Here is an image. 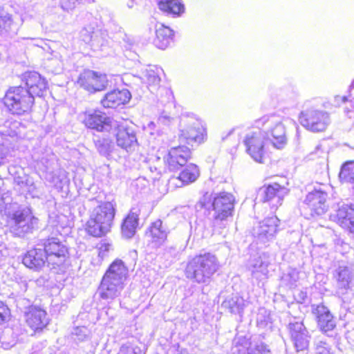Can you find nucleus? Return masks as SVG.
Listing matches in <instances>:
<instances>
[{"mask_svg":"<svg viewBox=\"0 0 354 354\" xmlns=\"http://www.w3.org/2000/svg\"><path fill=\"white\" fill-rule=\"evenodd\" d=\"M115 205L104 202L97 206L87 221L86 230L93 236L100 237L110 231L115 216Z\"/></svg>","mask_w":354,"mask_h":354,"instance_id":"nucleus-4","label":"nucleus"},{"mask_svg":"<svg viewBox=\"0 0 354 354\" xmlns=\"http://www.w3.org/2000/svg\"><path fill=\"white\" fill-rule=\"evenodd\" d=\"M260 192L263 202H268L272 208H277L281 205L282 201L284 196L288 194L289 189L285 186L274 183L262 188Z\"/></svg>","mask_w":354,"mask_h":354,"instance_id":"nucleus-20","label":"nucleus"},{"mask_svg":"<svg viewBox=\"0 0 354 354\" xmlns=\"http://www.w3.org/2000/svg\"><path fill=\"white\" fill-rule=\"evenodd\" d=\"M299 122L310 131L322 132L330 124V118L327 111L311 108L300 113Z\"/></svg>","mask_w":354,"mask_h":354,"instance_id":"nucleus-7","label":"nucleus"},{"mask_svg":"<svg viewBox=\"0 0 354 354\" xmlns=\"http://www.w3.org/2000/svg\"><path fill=\"white\" fill-rule=\"evenodd\" d=\"M247 153L257 162H263L265 156V145L268 141L261 129L249 131L244 138Z\"/></svg>","mask_w":354,"mask_h":354,"instance_id":"nucleus-10","label":"nucleus"},{"mask_svg":"<svg viewBox=\"0 0 354 354\" xmlns=\"http://www.w3.org/2000/svg\"><path fill=\"white\" fill-rule=\"evenodd\" d=\"M117 354H136L133 347L123 345L120 347Z\"/></svg>","mask_w":354,"mask_h":354,"instance_id":"nucleus-51","label":"nucleus"},{"mask_svg":"<svg viewBox=\"0 0 354 354\" xmlns=\"http://www.w3.org/2000/svg\"><path fill=\"white\" fill-rule=\"evenodd\" d=\"M257 325L259 328L271 330L273 327V318L270 311L266 308H259L256 317Z\"/></svg>","mask_w":354,"mask_h":354,"instance_id":"nucleus-34","label":"nucleus"},{"mask_svg":"<svg viewBox=\"0 0 354 354\" xmlns=\"http://www.w3.org/2000/svg\"><path fill=\"white\" fill-rule=\"evenodd\" d=\"M123 288L124 285L102 277L98 288V292L101 299L113 300L120 295Z\"/></svg>","mask_w":354,"mask_h":354,"instance_id":"nucleus-28","label":"nucleus"},{"mask_svg":"<svg viewBox=\"0 0 354 354\" xmlns=\"http://www.w3.org/2000/svg\"><path fill=\"white\" fill-rule=\"evenodd\" d=\"M166 46H159V48L160 50H165L166 49Z\"/></svg>","mask_w":354,"mask_h":354,"instance_id":"nucleus-61","label":"nucleus"},{"mask_svg":"<svg viewBox=\"0 0 354 354\" xmlns=\"http://www.w3.org/2000/svg\"><path fill=\"white\" fill-rule=\"evenodd\" d=\"M290 339L297 352L308 350L310 335L303 322H290L288 325Z\"/></svg>","mask_w":354,"mask_h":354,"instance_id":"nucleus-15","label":"nucleus"},{"mask_svg":"<svg viewBox=\"0 0 354 354\" xmlns=\"http://www.w3.org/2000/svg\"><path fill=\"white\" fill-rule=\"evenodd\" d=\"M211 195H204L196 204L197 211L212 207L214 211L212 223L214 227H223L228 217L232 215L235 198L234 196L227 192L216 194L212 201Z\"/></svg>","mask_w":354,"mask_h":354,"instance_id":"nucleus-1","label":"nucleus"},{"mask_svg":"<svg viewBox=\"0 0 354 354\" xmlns=\"http://www.w3.org/2000/svg\"><path fill=\"white\" fill-rule=\"evenodd\" d=\"M219 263L215 255L205 253L190 259L185 268V275L198 283H207L218 270Z\"/></svg>","mask_w":354,"mask_h":354,"instance_id":"nucleus-2","label":"nucleus"},{"mask_svg":"<svg viewBox=\"0 0 354 354\" xmlns=\"http://www.w3.org/2000/svg\"><path fill=\"white\" fill-rule=\"evenodd\" d=\"M178 254V250L176 247L175 246H170V247H166L165 249L164 255L166 257H175Z\"/></svg>","mask_w":354,"mask_h":354,"instance_id":"nucleus-48","label":"nucleus"},{"mask_svg":"<svg viewBox=\"0 0 354 354\" xmlns=\"http://www.w3.org/2000/svg\"><path fill=\"white\" fill-rule=\"evenodd\" d=\"M45 310L36 307H31L26 313L27 324L34 330L43 329L48 323Z\"/></svg>","mask_w":354,"mask_h":354,"instance_id":"nucleus-29","label":"nucleus"},{"mask_svg":"<svg viewBox=\"0 0 354 354\" xmlns=\"http://www.w3.org/2000/svg\"><path fill=\"white\" fill-rule=\"evenodd\" d=\"M279 220L275 216L266 218L254 226L252 236L257 243H266L272 241L278 232Z\"/></svg>","mask_w":354,"mask_h":354,"instance_id":"nucleus-12","label":"nucleus"},{"mask_svg":"<svg viewBox=\"0 0 354 354\" xmlns=\"http://www.w3.org/2000/svg\"><path fill=\"white\" fill-rule=\"evenodd\" d=\"M299 296L301 300H304V298L306 297V294L303 292H301L299 293Z\"/></svg>","mask_w":354,"mask_h":354,"instance_id":"nucleus-57","label":"nucleus"},{"mask_svg":"<svg viewBox=\"0 0 354 354\" xmlns=\"http://www.w3.org/2000/svg\"><path fill=\"white\" fill-rule=\"evenodd\" d=\"M348 100V98L346 96H339L337 95L335 97V102L337 104H339L340 102L344 103Z\"/></svg>","mask_w":354,"mask_h":354,"instance_id":"nucleus-54","label":"nucleus"},{"mask_svg":"<svg viewBox=\"0 0 354 354\" xmlns=\"http://www.w3.org/2000/svg\"><path fill=\"white\" fill-rule=\"evenodd\" d=\"M77 83L88 92L95 93L104 90L107 86L108 80L105 74L86 70L80 75Z\"/></svg>","mask_w":354,"mask_h":354,"instance_id":"nucleus-13","label":"nucleus"},{"mask_svg":"<svg viewBox=\"0 0 354 354\" xmlns=\"http://www.w3.org/2000/svg\"><path fill=\"white\" fill-rule=\"evenodd\" d=\"M168 229L161 220L158 219L153 222L146 232L147 236L150 238V242L153 247H160L167 240Z\"/></svg>","mask_w":354,"mask_h":354,"instance_id":"nucleus-26","label":"nucleus"},{"mask_svg":"<svg viewBox=\"0 0 354 354\" xmlns=\"http://www.w3.org/2000/svg\"><path fill=\"white\" fill-rule=\"evenodd\" d=\"M130 58H131V59H134V57H133V56H131Z\"/></svg>","mask_w":354,"mask_h":354,"instance_id":"nucleus-63","label":"nucleus"},{"mask_svg":"<svg viewBox=\"0 0 354 354\" xmlns=\"http://www.w3.org/2000/svg\"><path fill=\"white\" fill-rule=\"evenodd\" d=\"M299 279V272L296 269L290 268L286 273L282 275L281 283L282 285L292 288L297 286Z\"/></svg>","mask_w":354,"mask_h":354,"instance_id":"nucleus-39","label":"nucleus"},{"mask_svg":"<svg viewBox=\"0 0 354 354\" xmlns=\"http://www.w3.org/2000/svg\"><path fill=\"white\" fill-rule=\"evenodd\" d=\"M205 138V128L201 120L194 116H183L180 122L179 138L187 144L201 143Z\"/></svg>","mask_w":354,"mask_h":354,"instance_id":"nucleus-8","label":"nucleus"},{"mask_svg":"<svg viewBox=\"0 0 354 354\" xmlns=\"http://www.w3.org/2000/svg\"><path fill=\"white\" fill-rule=\"evenodd\" d=\"M131 97V93L127 89L113 90L104 95L101 104L104 108L115 109L128 102Z\"/></svg>","mask_w":354,"mask_h":354,"instance_id":"nucleus-27","label":"nucleus"},{"mask_svg":"<svg viewBox=\"0 0 354 354\" xmlns=\"http://www.w3.org/2000/svg\"><path fill=\"white\" fill-rule=\"evenodd\" d=\"M157 4L160 10L174 16H180L185 12V6L179 0H160Z\"/></svg>","mask_w":354,"mask_h":354,"instance_id":"nucleus-33","label":"nucleus"},{"mask_svg":"<svg viewBox=\"0 0 354 354\" xmlns=\"http://www.w3.org/2000/svg\"><path fill=\"white\" fill-rule=\"evenodd\" d=\"M22 262L30 269L39 270L46 262L48 263V257L43 248H36L26 252Z\"/></svg>","mask_w":354,"mask_h":354,"instance_id":"nucleus-25","label":"nucleus"},{"mask_svg":"<svg viewBox=\"0 0 354 354\" xmlns=\"http://www.w3.org/2000/svg\"><path fill=\"white\" fill-rule=\"evenodd\" d=\"M90 331L85 326H77L73 328L71 335L75 340L84 341L89 336Z\"/></svg>","mask_w":354,"mask_h":354,"instance_id":"nucleus-44","label":"nucleus"},{"mask_svg":"<svg viewBox=\"0 0 354 354\" xmlns=\"http://www.w3.org/2000/svg\"><path fill=\"white\" fill-rule=\"evenodd\" d=\"M138 208L132 207L129 214L123 221L121 226L122 234L127 239L133 237L136 233L138 225Z\"/></svg>","mask_w":354,"mask_h":354,"instance_id":"nucleus-32","label":"nucleus"},{"mask_svg":"<svg viewBox=\"0 0 354 354\" xmlns=\"http://www.w3.org/2000/svg\"><path fill=\"white\" fill-rule=\"evenodd\" d=\"M20 123L16 120H7L0 125V133L4 136L15 137L18 134Z\"/></svg>","mask_w":354,"mask_h":354,"instance_id":"nucleus-38","label":"nucleus"},{"mask_svg":"<svg viewBox=\"0 0 354 354\" xmlns=\"http://www.w3.org/2000/svg\"><path fill=\"white\" fill-rule=\"evenodd\" d=\"M328 152L326 149L324 147L322 143H319L315 146L314 149L311 151L308 155V158L309 160H315L318 158H326L327 157Z\"/></svg>","mask_w":354,"mask_h":354,"instance_id":"nucleus-43","label":"nucleus"},{"mask_svg":"<svg viewBox=\"0 0 354 354\" xmlns=\"http://www.w3.org/2000/svg\"><path fill=\"white\" fill-rule=\"evenodd\" d=\"M339 177L343 182L354 183L353 160L348 161L342 166Z\"/></svg>","mask_w":354,"mask_h":354,"instance_id":"nucleus-37","label":"nucleus"},{"mask_svg":"<svg viewBox=\"0 0 354 354\" xmlns=\"http://www.w3.org/2000/svg\"><path fill=\"white\" fill-rule=\"evenodd\" d=\"M176 178H172L171 181L178 180L180 184H176L178 187H182L195 182L200 176V171L198 166L190 163L185 165Z\"/></svg>","mask_w":354,"mask_h":354,"instance_id":"nucleus-31","label":"nucleus"},{"mask_svg":"<svg viewBox=\"0 0 354 354\" xmlns=\"http://www.w3.org/2000/svg\"><path fill=\"white\" fill-rule=\"evenodd\" d=\"M12 24L11 15L0 10V32L10 28Z\"/></svg>","mask_w":354,"mask_h":354,"instance_id":"nucleus-45","label":"nucleus"},{"mask_svg":"<svg viewBox=\"0 0 354 354\" xmlns=\"http://www.w3.org/2000/svg\"><path fill=\"white\" fill-rule=\"evenodd\" d=\"M43 246L48 264L59 266L64 262L68 249L59 239L55 237L48 239Z\"/></svg>","mask_w":354,"mask_h":354,"instance_id":"nucleus-14","label":"nucleus"},{"mask_svg":"<svg viewBox=\"0 0 354 354\" xmlns=\"http://www.w3.org/2000/svg\"><path fill=\"white\" fill-rule=\"evenodd\" d=\"M255 128L261 129L266 140L277 149L283 148L287 143L286 128L282 118L277 114H268L254 121Z\"/></svg>","mask_w":354,"mask_h":354,"instance_id":"nucleus-3","label":"nucleus"},{"mask_svg":"<svg viewBox=\"0 0 354 354\" xmlns=\"http://www.w3.org/2000/svg\"><path fill=\"white\" fill-rule=\"evenodd\" d=\"M232 351L234 354H269L270 349L261 342L249 344L245 337H237L233 341Z\"/></svg>","mask_w":354,"mask_h":354,"instance_id":"nucleus-19","label":"nucleus"},{"mask_svg":"<svg viewBox=\"0 0 354 354\" xmlns=\"http://www.w3.org/2000/svg\"><path fill=\"white\" fill-rule=\"evenodd\" d=\"M353 88H354V80L352 81V82H351V85L349 86V89L350 90H351Z\"/></svg>","mask_w":354,"mask_h":354,"instance_id":"nucleus-60","label":"nucleus"},{"mask_svg":"<svg viewBox=\"0 0 354 354\" xmlns=\"http://www.w3.org/2000/svg\"><path fill=\"white\" fill-rule=\"evenodd\" d=\"M313 313L316 317L320 330L328 337H333L335 334L333 330L336 326V322L328 307L323 304L313 306Z\"/></svg>","mask_w":354,"mask_h":354,"instance_id":"nucleus-16","label":"nucleus"},{"mask_svg":"<svg viewBox=\"0 0 354 354\" xmlns=\"http://www.w3.org/2000/svg\"><path fill=\"white\" fill-rule=\"evenodd\" d=\"M38 219L29 208L19 209L9 216L8 226L10 232L18 237L32 233L37 228Z\"/></svg>","mask_w":354,"mask_h":354,"instance_id":"nucleus-6","label":"nucleus"},{"mask_svg":"<svg viewBox=\"0 0 354 354\" xmlns=\"http://www.w3.org/2000/svg\"><path fill=\"white\" fill-rule=\"evenodd\" d=\"M30 354H53L49 348H43L41 350H34Z\"/></svg>","mask_w":354,"mask_h":354,"instance_id":"nucleus-53","label":"nucleus"},{"mask_svg":"<svg viewBox=\"0 0 354 354\" xmlns=\"http://www.w3.org/2000/svg\"><path fill=\"white\" fill-rule=\"evenodd\" d=\"M336 281L335 294L344 299V296L351 288L353 274L349 267L342 265L335 269L333 273Z\"/></svg>","mask_w":354,"mask_h":354,"instance_id":"nucleus-22","label":"nucleus"},{"mask_svg":"<svg viewBox=\"0 0 354 354\" xmlns=\"http://www.w3.org/2000/svg\"><path fill=\"white\" fill-rule=\"evenodd\" d=\"M95 145L98 152L104 156H106L111 152V143L109 139L106 138H98L94 140Z\"/></svg>","mask_w":354,"mask_h":354,"instance_id":"nucleus-40","label":"nucleus"},{"mask_svg":"<svg viewBox=\"0 0 354 354\" xmlns=\"http://www.w3.org/2000/svg\"><path fill=\"white\" fill-rule=\"evenodd\" d=\"M336 221L343 228L354 233V205L340 203L337 204Z\"/></svg>","mask_w":354,"mask_h":354,"instance_id":"nucleus-23","label":"nucleus"},{"mask_svg":"<svg viewBox=\"0 0 354 354\" xmlns=\"http://www.w3.org/2000/svg\"><path fill=\"white\" fill-rule=\"evenodd\" d=\"M173 120V118L163 113L158 117V123L159 124L169 126Z\"/></svg>","mask_w":354,"mask_h":354,"instance_id":"nucleus-47","label":"nucleus"},{"mask_svg":"<svg viewBox=\"0 0 354 354\" xmlns=\"http://www.w3.org/2000/svg\"><path fill=\"white\" fill-rule=\"evenodd\" d=\"M270 264V258L269 254L262 253L250 259L248 268L253 278L261 281L268 278L269 272L268 268Z\"/></svg>","mask_w":354,"mask_h":354,"instance_id":"nucleus-21","label":"nucleus"},{"mask_svg":"<svg viewBox=\"0 0 354 354\" xmlns=\"http://www.w3.org/2000/svg\"><path fill=\"white\" fill-rule=\"evenodd\" d=\"M3 208V201L2 198H0V211Z\"/></svg>","mask_w":354,"mask_h":354,"instance_id":"nucleus-58","label":"nucleus"},{"mask_svg":"<svg viewBox=\"0 0 354 354\" xmlns=\"http://www.w3.org/2000/svg\"><path fill=\"white\" fill-rule=\"evenodd\" d=\"M65 182H66V178H60V176H53L52 183L57 188H62Z\"/></svg>","mask_w":354,"mask_h":354,"instance_id":"nucleus-50","label":"nucleus"},{"mask_svg":"<svg viewBox=\"0 0 354 354\" xmlns=\"http://www.w3.org/2000/svg\"><path fill=\"white\" fill-rule=\"evenodd\" d=\"M8 153V149L3 144L0 143V165L4 162Z\"/></svg>","mask_w":354,"mask_h":354,"instance_id":"nucleus-49","label":"nucleus"},{"mask_svg":"<svg viewBox=\"0 0 354 354\" xmlns=\"http://www.w3.org/2000/svg\"><path fill=\"white\" fill-rule=\"evenodd\" d=\"M128 274V269L121 259H115L109 266L103 277L124 285Z\"/></svg>","mask_w":354,"mask_h":354,"instance_id":"nucleus-30","label":"nucleus"},{"mask_svg":"<svg viewBox=\"0 0 354 354\" xmlns=\"http://www.w3.org/2000/svg\"><path fill=\"white\" fill-rule=\"evenodd\" d=\"M34 102V97L21 86L8 89L3 98L4 105L9 112L17 115L28 113Z\"/></svg>","mask_w":354,"mask_h":354,"instance_id":"nucleus-5","label":"nucleus"},{"mask_svg":"<svg viewBox=\"0 0 354 354\" xmlns=\"http://www.w3.org/2000/svg\"><path fill=\"white\" fill-rule=\"evenodd\" d=\"M111 132L115 135L117 146L127 153H132L138 147L136 131L126 121H118V125Z\"/></svg>","mask_w":354,"mask_h":354,"instance_id":"nucleus-9","label":"nucleus"},{"mask_svg":"<svg viewBox=\"0 0 354 354\" xmlns=\"http://www.w3.org/2000/svg\"><path fill=\"white\" fill-rule=\"evenodd\" d=\"M327 187L326 185H319L306 196L304 203L310 209L312 215H322L327 211Z\"/></svg>","mask_w":354,"mask_h":354,"instance_id":"nucleus-11","label":"nucleus"},{"mask_svg":"<svg viewBox=\"0 0 354 354\" xmlns=\"http://www.w3.org/2000/svg\"><path fill=\"white\" fill-rule=\"evenodd\" d=\"M221 306L231 313L241 314L243 313L245 301L242 297L233 296L225 299L223 301Z\"/></svg>","mask_w":354,"mask_h":354,"instance_id":"nucleus-35","label":"nucleus"},{"mask_svg":"<svg viewBox=\"0 0 354 354\" xmlns=\"http://www.w3.org/2000/svg\"><path fill=\"white\" fill-rule=\"evenodd\" d=\"M347 122L354 127V110L346 111Z\"/></svg>","mask_w":354,"mask_h":354,"instance_id":"nucleus-52","label":"nucleus"},{"mask_svg":"<svg viewBox=\"0 0 354 354\" xmlns=\"http://www.w3.org/2000/svg\"><path fill=\"white\" fill-rule=\"evenodd\" d=\"M177 354H189L186 349L177 350Z\"/></svg>","mask_w":354,"mask_h":354,"instance_id":"nucleus-55","label":"nucleus"},{"mask_svg":"<svg viewBox=\"0 0 354 354\" xmlns=\"http://www.w3.org/2000/svg\"><path fill=\"white\" fill-rule=\"evenodd\" d=\"M24 80L26 87L31 95L41 96L47 88V82L44 78L35 71L26 72L24 75Z\"/></svg>","mask_w":354,"mask_h":354,"instance_id":"nucleus-24","label":"nucleus"},{"mask_svg":"<svg viewBox=\"0 0 354 354\" xmlns=\"http://www.w3.org/2000/svg\"><path fill=\"white\" fill-rule=\"evenodd\" d=\"M191 156L190 149L185 145H180L170 149L165 162L170 171H178L187 165Z\"/></svg>","mask_w":354,"mask_h":354,"instance_id":"nucleus-18","label":"nucleus"},{"mask_svg":"<svg viewBox=\"0 0 354 354\" xmlns=\"http://www.w3.org/2000/svg\"><path fill=\"white\" fill-rule=\"evenodd\" d=\"M85 125L97 131L111 132L113 127L118 125V121L108 117L105 113L99 111L86 113L84 120Z\"/></svg>","mask_w":354,"mask_h":354,"instance_id":"nucleus-17","label":"nucleus"},{"mask_svg":"<svg viewBox=\"0 0 354 354\" xmlns=\"http://www.w3.org/2000/svg\"><path fill=\"white\" fill-rule=\"evenodd\" d=\"M315 354H334L331 346L324 339L317 338L315 342Z\"/></svg>","mask_w":354,"mask_h":354,"instance_id":"nucleus-41","label":"nucleus"},{"mask_svg":"<svg viewBox=\"0 0 354 354\" xmlns=\"http://www.w3.org/2000/svg\"><path fill=\"white\" fill-rule=\"evenodd\" d=\"M156 37L160 41H167L174 36V32L169 27L161 25L156 31Z\"/></svg>","mask_w":354,"mask_h":354,"instance_id":"nucleus-42","label":"nucleus"},{"mask_svg":"<svg viewBox=\"0 0 354 354\" xmlns=\"http://www.w3.org/2000/svg\"><path fill=\"white\" fill-rule=\"evenodd\" d=\"M3 248V245H2V242L0 240V256L2 255V249Z\"/></svg>","mask_w":354,"mask_h":354,"instance_id":"nucleus-59","label":"nucleus"},{"mask_svg":"<svg viewBox=\"0 0 354 354\" xmlns=\"http://www.w3.org/2000/svg\"><path fill=\"white\" fill-rule=\"evenodd\" d=\"M9 315L8 308L0 301V324H1Z\"/></svg>","mask_w":354,"mask_h":354,"instance_id":"nucleus-46","label":"nucleus"},{"mask_svg":"<svg viewBox=\"0 0 354 354\" xmlns=\"http://www.w3.org/2000/svg\"><path fill=\"white\" fill-rule=\"evenodd\" d=\"M46 48H47L48 50H50V46H49V45L46 46Z\"/></svg>","mask_w":354,"mask_h":354,"instance_id":"nucleus-62","label":"nucleus"},{"mask_svg":"<svg viewBox=\"0 0 354 354\" xmlns=\"http://www.w3.org/2000/svg\"><path fill=\"white\" fill-rule=\"evenodd\" d=\"M28 284L26 281L22 282V288L23 291H26L27 290Z\"/></svg>","mask_w":354,"mask_h":354,"instance_id":"nucleus-56","label":"nucleus"},{"mask_svg":"<svg viewBox=\"0 0 354 354\" xmlns=\"http://www.w3.org/2000/svg\"><path fill=\"white\" fill-rule=\"evenodd\" d=\"M160 71V68L152 66L146 68L142 72V77H140V78L146 80L149 89H156L159 85L160 82V77L159 76Z\"/></svg>","mask_w":354,"mask_h":354,"instance_id":"nucleus-36","label":"nucleus"}]
</instances>
